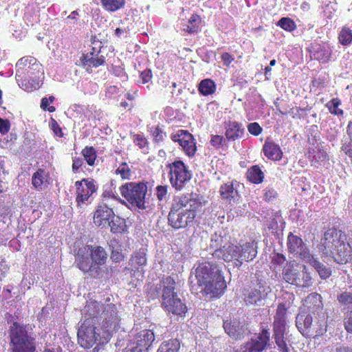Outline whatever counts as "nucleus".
Masks as SVG:
<instances>
[{
  "mask_svg": "<svg viewBox=\"0 0 352 352\" xmlns=\"http://www.w3.org/2000/svg\"><path fill=\"white\" fill-rule=\"evenodd\" d=\"M155 340L154 333L150 329H144L139 332L135 337V346L132 352H147Z\"/></svg>",
  "mask_w": 352,
  "mask_h": 352,
  "instance_id": "6ab92c4d",
  "label": "nucleus"
},
{
  "mask_svg": "<svg viewBox=\"0 0 352 352\" xmlns=\"http://www.w3.org/2000/svg\"><path fill=\"white\" fill-rule=\"evenodd\" d=\"M287 245L290 253L299 257L306 263L309 261L314 256L302 239L294 235L292 232H289L287 236Z\"/></svg>",
  "mask_w": 352,
  "mask_h": 352,
  "instance_id": "f8f14e48",
  "label": "nucleus"
},
{
  "mask_svg": "<svg viewBox=\"0 0 352 352\" xmlns=\"http://www.w3.org/2000/svg\"><path fill=\"white\" fill-rule=\"evenodd\" d=\"M344 328L347 332L352 333V310L347 313L344 319Z\"/></svg>",
  "mask_w": 352,
  "mask_h": 352,
  "instance_id": "680f3d73",
  "label": "nucleus"
},
{
  "mask_svg": "<svg viewBox=\"0 0 352 352\" xmlns=\"http://www.w3.org/2000/svg\"><path fill=\"white\" fill-rule=\"evenodd\" d=\"M155 191V195L160 205L163 203H166L168 201L169 198V194L168 193L167 186L159 185L156 187Z\"/></svg>",
  "mask_w": 352,
  "mask_h": 352,
  "instance_id": "49530a36",
  "label": "nucleus"
},
{
  "mask_svg": "<svg viewBox=\"0 0 352 352\" xmlns=\"http://www.w3.org/2000/svg\"><path fill=\"white\" fill-rule=\"evenodd\" d=\"M150 132L156 141H161L163 140V132L159 125L155 127H152Z\"/></svg>",
  "mask_w": 352,
  "mask_h": 352,
  "instance_id": "13d9d810",
  "label": "nucleus"
},
{
  "mask_svg": "<svg viewBox=\"0 0 352 352\" xmlns=\"http://www.w3.org/2000/svg\"><path fill=\"white\" fill-rule=\"evenodd\" d=\"M286 261V258L283 254L276 253L272 257V262L276 265H282Z\"/></svg>",
  "mask_w": 352,
  "mask_h": 352,
  "instance_id": "774afa93",
  "label": "nucleus"
},
{
  "mask_svg": "<svg viewBox=\"0 0 352 352\" xmlns=\"http://www.w3.org/2000/svg\"><path fill=\"white\" fill-rule=\"evenodd\" d=\"M91 251L89 250V245H85L80 247L75 254V262L76 267L85 274L95 271L94 263L91 258Z\"/></svg>",
  "mask_w": 352,
  "mask_h": 352,
  "instance_id": "ddd939ff",
  "label": "nucleus"
},
{
  "mask_svg": "<svg viewBox=\"0 0 352 352\" xmlns=\"http://www.w3.org/2000/svg\"><path fill=\"white\" fill-rule=\"evenodd\" d=\"M221 58L223 63V65L226 66H229L231 64V63L234 60V58L228 52L222 53L221 55Z\"/></svg>",
  "mask_w": 352,
  "mask_h": 352,
  "instance_id": "338daca9",
  "label": "nucleus"
},
{
  "mask_svg": "<svg viewBox=\"0 0 352 352\" xmlns=\"http://www.w3.org/2000/svg\"><path fill=\"white\" fill-rule=\"evenodd\" d=\"M239 184L235 182H228L222 184L219 188L220 195L222 199L226 200L230 204H236L240 198L238 191Z\"/></svg>",
  "mask_w": 352,
  "mask_h": 352,
  "instance_id": "412c9836",
  "label": "nucleus"
},
{
  "mask_svg": "<svg viewBox=\"0 0 352 352\" xmlns=\"http://www.w3.org/2000/svg\"><path fill=\"white\" fill-rule=\"evenodd\" d=\"M179 349L180 342L177 339H173L164 342L157 352H179Z\"/></svg>",
  "mask_w": 352,
  "mask_h": 352,
  "instance_id": "58836bf2",
  "label": "nucleus"
},
{
  "mask_svg": "<svg viewBox=\"0 0 352 352\" xmlns=\"http://www.w3.org/2000/svg\"><path fill=\"white\" fill-rule=\"evenodd\" d=\"M103 8L109 12H116L124 8L125 0H100Z\"/></svg>",
  "mask_w": 352,
  "mask_h": 352,
  "instance_id": "ea45409f",
  "label": "nucleus"
},
{
  "mask_svg": "<svg viewBox=\"0 0 352 352\" xmlns=\"http://www.w3.org/2000/svg\"><path fill=\"white\" fill-rule=\"evenodd\" d=\"M247 129L248 132L254 136L259 135L263 131V128L258 122H251L248 124Z\"/></svg>",
  "mask_w": 352,
  "mask_h": 352,
  "instance_id": "864d4df0",
  "label": "nucleus"
},
{
  "mask_svg": "<svg viewBox=\"0 0 352 352\" xmlns=\"http://www.w3.org/2000/svg\"><path fill=\"white\" fill-rule=\"evenodd\" d=\"M315 58L318 60L327 61L329 54H327L324 47H320L314 54Z\"/></svg>",
  "mask_w": 352,
  "mask_h": 352,
  "instance_id": "6e6d98bb",
  "label": "nucleus"
},
{
  "mask_svg": "<svg viewBox=\"0 0 352 352\" xmlns=\"http://www.w3.org/2000/svg\"><path fill=\"white\" fill-rule=\"evenodd\" d=\"M116 173L120 175L122 179H129L131 175L130 168L126 162H122L116 169Z\"/></svg>",
  "mask_w": 352,
  "mask_h": 352,
  "instance_id": "3c124183",
  "label": "nucleus"
},
{
  "mask_svg": "<svg viewBox=\"0 0 352 352\" xmlns=\"http://www.w3.org/2000/svg\"><path fill=\"white\" fill-rule=\"evenodd\" d=\"M89 250L91 251V258L92 259L94 270L96 272L98 265L105 264L107 259V254L105 250L100 245H89Z\"/></svg>",
  "mask_w": 352,
  "mask_h": 352,
  "instance_id": "cd10ccee",
  "label": "nucleus"
},
{
  "mask_svg": "<svg viewBox=\"0 0 352 352\" xmlns=\"http://www.w3.org/2000/svg\"><path fill=\"white\" fill-rule=\"evenodd\" d=\"M134 142L140 148H144L148 144L147 140L140 134L135 135Z\"/></svg>",
  "mask_w": 352,
  "mask_h": 352,
  "instance_id": "0e129e2a",
  "label": "nucleus"
},
{
  "mask_svg": "<svg viewBox=\"0 0 352 352\" xmlns=\"http://www.w3.org/2000/svg\"><path fill=\"white\" fill-rule=\"evenodd\" d=\"M171 140L178 142L186 154L195 153L197 151L195 140L188 131L179 130L177 133L171 135Z\"/></svg>",
  "mask_w": 352,
  "mask_h": 352,
  "instance_id": "dca6fc26",
  "label": "nucleus"
},
{
  "mask_svg": "<svg viewBox=\"0 0 352 352\" xmlns=\"http://www.w3.org/2000/svg\"><path fill=\"white\" fill-rule=\"evenodd\" d=\"M175 285L176 283L173 278L170 276L163 278L159 284L151 285L148 288V296L153 300L161 296L162 307L166 312L184 317L188 308L178 297Z\"/></svg>",
  "mask_w": 352,
  "mask_h": 352,
  "instance_id": "f03ea898",
  "label": "nucleus"
},
{
  "mask_svg": "<svg viewBox=\"0 0 352 352\" xmlns=\"http://www.w3.org/2000/svg\"><path fill=\"white\" fill-rule=\"evenodd\" d=\"M314 318L311 314H300L296 316V325L299 331L306 337H311L313 331L310 330Z\"/></svg>",
  "mask_w": 352,
  "mask_h": 352,
  "instance_id": "393cba45",
  "label": "nucleus"
},
{
  "mask_svg": "<svg viewBox=\"0 0 352 352\" xmlns=\"http://www.w3.org/2000/svg\"><path fill=\"white\" fill-rule=\"evenodd\" d=\"M346 236L341 230L334 228L327 230L318 245L322 257L331 258L339 264L352 261V248L346 241Z\"/></svg>",
  "mask_w": 352,
  "mask_h": 352,
  "instance_id": "7ed1b4c3",
  "label": "nucleus"
},
{
  "mask_svg": "<svg viewBox=\"0 0 352 352\" xmlns=\"http://www.w3.org/2000/svg\"><path fill=\"white\" fill-rule=\"evenodd\" d=\"M272 295V290L262 280L254 277L251 280L249 288L243 292L244 301L248 305L263 306Z\"/></svg>",
  "mask_w": 352,
  "mask_h": 352,
  "instance_id": "0eeeda50",
  "label": "nucleus"
},
{
  "mask_svg": "<svg viewBox=\"0 0 352 352\" xmlns=\"http://www.w3.org/2000/svg\"><path fill=\"white\" fill-rule=\"evenodd\" d=\"M198 195L190 193L175 197L168 216V224L175 229L183 228L192 222L196 210L201 206Z\"/></svg>",
  "mask_w": 352,
  "mask_h": 352,
  "instance_id": "20e7f679",
  "label": "nucleus"
},
{
  "mask_svg": "<svg viewBox=\"0 0 352 352\" xmlns=\"http://www.w3.org/2000/svg\"><path fill=\"white\" fill-rule=\"evenodd\" d=\"M318 317L315 316V319L312 322L310 330L313 331L311 337H316L322 335L327 331V322L324 319V316H320Z\"/></svg>",
  "mask_w": 352,
  "mask_h": 352,
  "instance_id": "2f4dec72",
  "label": "nucleus"
},
{
  "mask_svg": "<svg viewBox=\"0 0 352 352\" xmlns=\"http://www.w3.org/2000/svg\"><path fill=\"white\" fill-rule=\"evenodd\" d=\"M132 265L143 266L146 263V254L144 252H136L131 260Z\"/></svg>",
  "mask_w": 352,
  "mask_h": 352,
  "instance_id": "8fccbe9b",
  "label": "nucleus"
},
{
  "mask_svg": "<svg viewBox=\"0 0 352 352\" xmlns=\"http://www.w3.org/2000/svg\"><path fill=\"white\" fill-rule=\"evenodd\" d=\"M76 187V202L78 206L85 203L96 191L93 179H84L75 183Z\"/></svg>",
  "mask_w": 352,
  "mask_h": 352,
  "instance_id": "2eb2a0df",
  "label": "nucleus"
},
{
  "mask_svg": "<svg viewBox=\"0 0 352 352\" xmlns=\"http://www.w3.org/2000/svg\"><path fill=\"white\" fill-rule=\"evenodd\" d=\"M247 177L252 183L260 184L263 182L264 175L258 166H253L248 170Z\"/></svg>",
  "mask_w": 352,
  "mask_h": 352,
  "instance_id": "4c0bfd02",
  "label": "nucleus"
},
{
  "mask_svg": "<svg viewBox=\"0 0 352 352\" xmlns=\"http://www.w3.org/2000/svg\"><path fill=\"white\" fill-rule=\"evenodd\" d=\"M41 108L44 111H48L50 113L56 111L55 107L50 106L49 99L46 97L41 99Z\"/></svg>",
  "mask_w": 352,
  "mask_h": 352,
  "instance_id": "052dcab7",
  "label": "nucleus"
},
{
  "mask_svg": "<svg viewBox=\"0 0 352 352\" xmlns=\"http://www.w3.org/2000/svg\"><path fill=\"white\" fill-rule=\"evenodd\" d=\"M170 182L173 187L181 190L184 184L191 178V174L188 170L184 163L180 160L168 164Z\"/></svg>",
  "mask_w": 352,
  "mask_h": 352,
  "instance_id": "9b49d317",
  "label": "nucleus"
},
{
  "mask_svg": "<svg viewBox=\"0 0 352 352\" xmlns=\"http://www.w3.org/2000/svg\"><path fill=\"white\" fill-rule=\"evenodd\" d=\"M113 214L111 208L105 204H100L94 212V222L98 226H105Z\"/></svg>",
  "mask_w": 352,
  "mask_h": 352,
  "instance_id": "5701e85b",
  "label": "nucleus"
},
{
  "mask_svg": "<svg viewBox=\"0 0 352 352\" xmlns=\"http://www.w3.org/2000/svg\"><path fill=\"white\" fill-rule=\"evenodd\" d=\"M217 85L215 82L210 78H205L198 85V91L202 96H207L215 93Z\"/></svg>",
  "mask_w": 352,
  "mask_h": 352,
  "instance_id": "473e14b6",
  "label": "nucleus"
},
{
  "mask_svg": "<svg viewBox=\"0 0 352 352\" xmlns=\"http://www.w3.org/2000/svg\"><path fill=\"white\" fill-rule=\"evenodd\" d=\"M107 225L110 227L111 232L113 233H122L126 228L125 220L115 214Z\"/></svg>",
  "mask_w": 352,
  "mask_h": 352,
  "instance_id": "c9c22d12",
  "label": "nucleus"
},
{
  "mask_svg": "<svg viewBox=\"0 0 352 352\" xmlns=\"http://www.w3.org/2000/svg\"><path fill=\"white\" fill-rule=\"evenodd\" d=\"M214 258L222 259L226 262L234 261L236 267L241 266V261H239V245L230 244L226 245L223 250H217L214 253Z\"/></svg>",
  "mask_w": 352,
  "mask_h": 352,
  "instance_id": "aec40b11",
  "label": "nucleus"
},
{
  "mask_svg": "<svg viewBox=\"0 0 352 352\" xmlns=\"http://www.w3.org/2000/svg\"><path fill=\"white\" fill-rule=\"evenodd\" d=\"M219 272L221 270L215 264L210 262L199 264L189 277L191 292L195 294L199 293L201 287L208 284L214 278V275Z\"/></svg>",
  "mask_w": 352,
  "mask_h": 352,
  "instance_id": "423d86ee",
  "label": "nucleus"
},
{
  "mask_svg": "<svg viewBox=\"0 0 352 352\" xmlns=\"http://www.w3.org/2000/svg\"><path fill=\"white\" fill-rule=\"evenodd\" d=\"M307 263H309L315 269L320 278L325 280L331 276V267L325 265L319 261L317 258H315L314 256H313L312 258L310 259V261Z\"/></svg>",
  "mask_w": 352,
  "mask_h": 352,
  "instance_id": "c756f323",
  "label": "nucleus"
},
{
  "mask_svg": "<svg viewBox=\"0 0 352 352\" xmlns=\"http://www.w3.org/2000/svg\"><path fill=\"white\" fill-rule=\"evenodd\" d=\"M289 113L294 119H301L305 114V109L300 107H293L290 109Z\"/></svg>",
  "mask_w": 352,
  "mask_h": 352,
  "instance_id": "5fc2aeb1",
  "label": "nucleus"
},
{
  "mask_svg": "<svg viewBox=\"0 0 352 352\" xmlns=\"http://www.w3.org/2000/svg\"><path fill=\"white\" fill-rule=\"evenodd\" d=\"M32 184L38 190H43L49 184L48 174L43 169H38L32 177Z\"/></svg>",
  "mask_w": 352,
  "mask_h": 352,
  "instance_id": "c85d7f7f",
  "label": "nucleus"
},
{
  "mask_svg": "<svg viewBox=\"0 0 352 352\" xmlns=\"http://www.w3.org/2000/svg\"><path fill=\"white\" fill-rule=\"evenodd\" d=\"M11 352H36V338L30 325L13 322L8 330Z\"/></svg>",
  "mask_w": 352,
  "mask_h": 352,
  "instance_id": "39448f33",
  "label": "nucleus"
},
{
  "mask_svg": "<svg viewBox=\"0 0 352 352\" xmlns=\"http://www.w3.org/2000/svg\"><path fill=\"white\" fill-rule=\"evenodd\" d=\"M201 23V16L194 13L192 14L187 23L183 25V31L192 34L195 33H197L200 31V25Z\"/></svg>",
  "mask_w": 352,
  "mask_h": 352,
  "instance_id": "7c9ffc66",
  "label": "nucleus"
},
{
  "mask_svg": "<svg viewBox=\"0 0 352 352\" xmlns=\"http://www.w3.org/2000/svg\"><path fill=\"white\" fill-rule=\"evenodd\" d=\"M263 191L264 199L267 201H272L277 196L276 191L272 188L267 187L265 188Z\"/></svg>",
  "mask_w": 352,
  "mask_h": 352,
  "instance_id": "4d7b16f0",
  "label": "nucleus"
},
{
  "mask_svg": "<svg viewBox=\"0 0 352 352\" xmlns=\"http://www.w3.org/2000/svg\"><path fill=\"white\" fill-rule=\"evenodd\" d=\"M227 239L221 234L215 233L210 239V248L213 250L212 256L214 257V253L217 250H223L226 245Z\"/></svg>",
  "mask_w": 352,
  "mask_h": 352,
  "instance_id": "e433bc0d",
  "label": "nucleus"
},
{
  "mask_svg": "<svg viewBox=\"0 0 352 352\" xmlns=\"http://www.w3.org/2000/svg\"><path fill=\"white\" fill-rule=\"evenodd\" d=\"M277 25L289 32L296 29V24L294 21L289 17H283L277 23Z\"/></svg>",
  "mask_w": 352,
  "mask_h": 352,
  "instance_id": "c03bdc74",
  "label": "nucleus"
},
{
  "mask_svg": "<svg viewBox=\"0 0 352 352\" xmlns=\"http://www.w3.org/2000/svg\"><path fill=\"white\" fill-rule=\"evenodd\" d=\"M109 249L111 250V259L113 262L120 263L124 258V256L122 253V245L116 239H112L109 243Z\"/></svg>",
  "mask_w": 352,
  "mask_h": 352,
  "instance_id": "f704fd0d",
  "label": "nucleus"
},
{
  "mask_svg": "<svg viewBox=\"0 0 352 352\" xmlns=\"http://www.w3.org/2000/svg\"><path fill=\"white\" fill-rule=\"evenodd\" d=\"M244 134V129L237 122H231L226 131V137L229 140L241 138Z\"/></svg>",
  "mask_w": 352,
  "mask_h": 352,
  "instance_id": "72a5a7b5",
  "label": "nucleus"
},
{
  "mask_svg": "<svg viewBox=\"0 0 352 352\" xmlns=\"http://www.w3.org/2000/svg\"><path fill=\"white\" fill-rule=\"evenodd\" d=\"M263 151L264 154H283L280 146L270 138L266 139Z\"/></svg>",
  "mask_w": 352,
  "mask_h": 352,
  "instance_id": "37998d69",
  "label": "nucleus"
},
{
  "mask_svg": "<svg viewBox=\"0 0 352 352\" xmlns=\"http://www.w3.org/2000/svg\"><path fill=\"white\" fill-rule=\"evenodd\" d=\"M25 81H23V83H25L26 85V86L28 87H32L29 89L28 88H25V87L23 86L22 84H21V81L20 80H16L17 82H18V85L19 86L24 89L25 91H28V92H31V91H33L34 90H36L40 88L41 87V79H38V78H24Z\"/></svg>",
  "mask_w": 352,
  "mask_h": 352,
  "instance_id": "79ce46f5",
  "label": "nucleus"
},
{
  "mask_svg": "<svg viewBox=\"0 0 352 352\" xmlns=\"http://www.w3.org/2000/svg\"><path fill=\"white\" fill-rule=\"evenodd\" d=\"M286 307L280 303L278 305L274 321V335L285 334L286 329Z\"/></svg>",
  "mask_w": 352,
  "mask_h": 352,
  "instance_id": "4be33fe9",
  "label": "nucleus"
},
{
  "mask_svg": "<svg viewBox=\"0 0 352 352\" xmlns=\"http://www.w3.org/2000/svg\"><path fill=\"white\" fill-rule=\"evenodd\" d=\"M340 104V100L338 98H334L326 104V107L331 114L340 116L343 114V111L338 108Z\"/></svg>",
  "mask_w": 352,
  "mask_h": 352,
  "instance_id": "a18cd8bd",
  "label": "nucleus"
},
{
  "mask_svg": "<svg viewBox=\"0 0 352 352\" xmlns=\"http://www.w3.org/2000/svg\"><path fill=\"white\" fill-rule=\"evenodd\" d=\"M338 41L344 45L347 46L352 43V31L347 26H343L338 34Z\"/></svg>",
  "mask_w": 352,
  "mask_h": 352,
  "instance_id": "a19ab883",
  "label": "nucleus"
},
{
  "mask_svg": "<svg viewBox=\"0 0 352 352\" xmlns=\"http://www.w3.org/2000/svg\"><path fill=\"white\" fill-rule=\"evenodd\" d=\"M121 195L133 206L140 209L145 208V196L147 186L142 183H126L120 186Z\"/></svg>",
  "mask_w": 352,
  "mask_h": 352,
  "instance_id": "9d476101",
  "label": "nucleus"
},
{
  "mask_svg": "<svg viewBox=\"0 0 352 352\" xmlns=\"http://www.w3.org/2000/svg\"><path fill=\"white\" fill-rule=\"evenodd\" d=\"M16 80L21 81L23 86L30 89L31 87H27L23 81L25 78L41 79L43 75L42 65L37 61L36 58L33 56H24L20 58L16 64Z\"/></svg>",
  "mask_w": 352,
  "mask_h": 352,
  "instance_id": "1a4fd4ad",
  "label": "nucleus"
},
{
  "mask_svg": "<svg viewBox=\"0 0 352 352\" xmlns=\"http://www.w3.org/2000/svg\"><path fill=\"white\" fill-rule=\"evenodd\" d=\"M90 53L82 54L80 57V62L82 65L88 71L89 68L98 67L104 65L105 63V57L102 55L99 56L98 54H95L94 47L92 48Z\"/></svg>",
  "mask_w": 352,
  "mask_h": 352,
  "instance_id": "b1692460",
  "label": "nucleus"
},
{
  "mask_svg": "<svg viewBox=\"0 0 352 352\" xmlns=\"http://www.w3.org/2000/svg\"><path fill=\"white\" fill-rule=\"evenodd\" d=\"M270 341V333L263 329L257 336H254L241 346V352H262Z\"/></svg>",
  "mask_w": 352,
  "mask_h": 352,
  "instance_id": "4468645a",
  "label": "nucleus"
},
{
  "mask_svg": "<svg viewBox=\"0 0 352 352\" xmlns=\"http://www.w3.org/2000/svg\"><path fill=\"white\" fill-rule=\"evenodd\" d=\"M85 320L78 331V340L84 349H90L94 344L104 342V335H101L100 329L94 325V320L103 328V333L107 336L116 331L119 326L120 318L118 309L110 298L100 301L89 300L82 310Z\"/></svg>",
  "mask_w": 352,
  "mask_h": 352,
  "instance_id": "f257e3e1",
  "label": "nucleus"
},
{
  "mask_svg": "<svg viewBox=\"0 0 352 352\" xmlns=\"http://www.w3.org/2000/svg\"><path fill=\"white\" fill-rule=\"evenodd\" d=\"M85 162L84 157H74L73 159L72 169L75 172H78L79 168L82 167Z\"/></svg>",
  "mask_w": 352,
  "mask_h": 352,
  "instance_id": "e2e57ef3",
  "label": "nucleus"
},
{
  "mask_svg": "<svg viewBox=\"0 0 352 352\" xmlns=\"http://www.w3.org/2000/svg\"><path fill=\"white\" fill-rule=\"evenodd\" d=\"M226 288V282L221 273L214 275V278L199 289V292L210 294L212 297H218L224 293Z\"/></svg>",
  "mask_w": 352,
  "mask_h": 352,
  "instance_id": "a211bd4d",
  "label": "nucleus"
},
{
  "mask_svg": "<svg viewBox=\"0 0 352 352\" xmlns=\"http://www.w3.org/2000/svg\"><path fill=\"white\" fill-rule=\"evenodd\" d=\"M223 142H225V139L221 135H212L210 139V144L214 147L219 148Z\"/></svg>",
  "mask_w": 352,
  "mask_h": 352,
  "instance_id": "bf43d9fd",
  "label": "nucleus"
},
{
  "mask_svg": "<svg viewBox=\"0 0 352 352\" xmlns=\"http://www.w3.org/2000/svg\"><path fill=\"white\" fill-rule=\"evenodd\" d=\"M50 126L52 131H53L54 134L58 137L62 138L63 137V133L62 131V128L60 126L57 121L52 118L50 121Z\"/></svg>",
  "mask_w": 352,
  "mask_h": 352,
  "instance_id": "603ef678",
  "label": "nucleus"
},
{
  "mask_svg": "<svg viewBox=\"0 0 352 352\" xmlns=\"http://www.w3.org/2000/svg\"><path fill=\"white\" fill-rule=\"evenodd\" d=\"M223 329L230 337L236 340L242 339L250 333L248 325L236 319L224 321Z\"/></svg>",
  "mask_w": 352,
  "mask_h": 352,
  "instance_id": "f3484780",
  "label": "nucleus"
},
{
  "mask_svg": "<svg viewBox=\"0 0 352 352\" xmlns=\"http://www.w3.org/2000/svg\"><path fill=\"white\" fill-rule=\"evenodd\" d=\"M275 342L280 352H289V349L284 340V334L274 335Z\"/></svg>",
  "mask_w": 352,
  "mask_h": 352,
  "instance_id": "09e8293b",
  "label": "nucleus"
},
{
  "mask_svg": "<svg viewBox=\"0 0 352 352\" xmlns=\"http://www.w3.org/2000/svg\"><path fill=\"white\" fill-rule=\"evenodd\" d=\"M140 77L144 84L148 82L152 78L151 70L149 69H144L141 72Z\"/></svg>",
  "mask_w": 352,
  "mask_h": 352,
  "instance_id": "69168bd1",
  "label": "nucleus"
},
{
  "mask_svg": "<svg viewBox=\"0 0 352 352\" xmlns=\"http://www.w3.org/2000/svg\"><path fill=\"white\" fill-rule=\"evenodd\" d=\"M257 248V243L255 241L239 245V261H241V265L244 261H252L256 256Z\"/></svg>",
  "mask_w": 352,
  "mask_h": 352,
  "instance_id": "a878e982",
  "label": "nucleus"
},
{
  "mask_svg": "<svg viewBox=\"0 0 352 352\" xmlns=\"http://www.w3.org/2000/svg\"><path fill=\"white\" fill-rule=\"evenodd\" d=\"M282 277L286 283L298 287L308 288L313 284L311 276L307 271V267H300L292 262L287 263L283 267Z\"/></svg>",
  "mask_w": 352,
  "mask_h": 352,
  "instance_id": "6e6552de",
  "label": "nucleus"
},
{
  "mask_svg": "<svg viewBox=\"0 0 352 352\" xmlns=\"http://www.w3.org/2000/svg\"><path fill=\"white\" fill-rule=\"evenodd\" d=\"M338 300L348 309H352V293L344 292L337 297Z\"/></svg>",
  "mask_w": 352,
  "mask_h": 352,
  "instance_id": "de8ad7c7",
  "label": "nucleus"
},
{
  "mask_svg": "<svg viewBox=\"0 0 352 352\" xmlns=\"http://www.w3.org/2000/svg\"><path fill=\"white\" fill-rule=\"evenodd\" d=\"M321 299L322 297L320 294L317 293H311L306 297L303 305L309 314L315 315L316 313H317V314H318L322 307Z\"/></svg>",
  "mask_w": 352,
  "mask_h": 352,
  "instance_id": "bb28decb",
  "label": "nucleus"
}]
</instances>
